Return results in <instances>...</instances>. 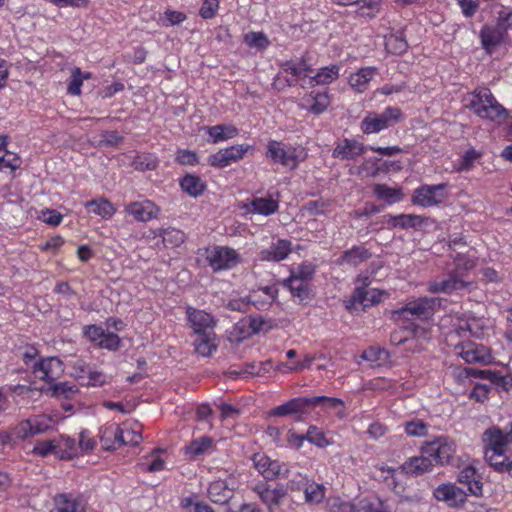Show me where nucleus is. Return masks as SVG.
Here are the masks:
<instances>
[{"instance_id":"f257e3e1","label":"nucleus","mask_w":512,"mask_h":512,"mask_svg":"<svg viewBox=\"0 0 512 512\" xmlns=\"http://www.w3.org/2000/svg\"><path fill=\"white\" fill-rule=\"evenodd\" d=\"M484 457L487 463L499 473L512 475V438L510 432L492 427L483 433Z\"/></svg>"},{"instance_id":"f03ea898","label":"nucleus","mask_w":512,"mask_h":512,"mask_svg":"<svg viewBox=\"0 0 512 512\" xmlns=\"http://www.w3.org/2000/svg\"><path fill=\"white\" fill-rule=\"evenodd\" d=\"M470 109L480 118L503 122L508 117L507 110L497 101L487 87H477L472 92Z\"/></svg>"},{"instance_id":"7ed1b4c3","label":"nucleus","mask_w":512,"mask_h":512,"mask_svg":"<svg viewBox=\"0 0 512 512\" xmlns=\"http://www.w3.org/2000/svg\"><path fill=\"white\" fill-rule=\"evenodd\" d=\"M404 120L400 107L387 106L381 113L368 111L360 122L359 128L364 135L378 134Z\"/></svg>"},{"instance_id":"20e7f679","label":"nucleus","mask_w":512,"mask_h":512,"mask_svg":"<svg viewBox=\"0 0 512 512\" xmlns=\"http://www.w3.org/2000/svg\"><path fill=\"white\" fill-rule=\"evenodd\" d=\"M299 147L283 141L270 139L266 145L265 156L272 164L294 171L304 161L305 155Z\"/></svg>"},{"instance_id":"39448f33","label":"nucleus","mask_w":512,"mask_h":512,"mask_svg":"<svg viewBox=\"0 0 512 512\" xmlns=\"http://www.w3.org/2000/svg\"><path fill=\"white\" fill-rule=\"evenodd\" d=\"M367 150L383 156H393L402 152V148L399 146H365L356 139L344 138L336 143L332 151V157L341 160H355L357 157L365 154Z\"/></svg>"},{"instance_id":"423d86ee","label":"nucleus","mask_w":512,"mask_h":512,"mask_svg":"<svg viewBox=\"0 0 512 512\" xmlns=\"http://www.w3.org/2000/svg\"><path fill=\"white\" fill-rule=\"evenodd\" d=\"M205 259L214 273L232 270L242 263V257L237 250L223 245L207 248Z\"/></svg>"},{"instance_id":"0eeeda50","label":"nucleus","mask_w":512,"mask_h":512,"mask_svg":"<svg viewBox=\"0 0 512 512\" xmlns=\"http://www.w3.org/2000/svg\"><path fill=\"white\" fill-rule=\"evenodd\" d=\"M436 299L420 297L406 303L403 307L392 311V319L409 324L413 319H424L433 313Z\"/></svg>"},{"instance_id":"6e6552de","label":"nucleus","mask_w":512,"mask_h":512,"mask_svg":"<svg viewBox=\"0 0 512 512\" xmlns=\"http://www.w3.org/2000/svg\"><path fill=\"white\" fill-rule=\"evenodd\" d=\"M421 453L428 455L434 465L451 464L456 454V443L448 437L440 436L432 441H426L421 446Z\"/></svg>"},{"instance_id":"1a4fd4ad","label":"nucleus","mask_w":512,"mask_h":512,"mask_svg":"<svg viewBox=\"0 0 512 512\" xmlns=\"http://www.w3.org/2000/svg\"><path fill=\"white\" fill-rule=\"evenodd\" d=\"M314 69L303 57L291 59L281 65L280 73H286V83L289 87L299 85L301 88L309 87L310 77Z\"/></svg>"},{"instance_id":"9d476101","label":"nucleus","mask_w":512,"mask_h":512,"mask_svg":"<svg viewBox=\"0 0 512 512\" xmlns=\"http://www.w3.org/2000/svg\"><path fill=\"white\" fill-rule=\"evenodd\" d=\"M447 187V183L420 185L413 191L411 202L423 208L438 206L448 197Z\"/></svg>"},{"instance_id":"9b49d317","label":"nucleus","mask_w":512,"mask_h":512,"mask_svg":"<svg viewBox=\"0 0 512 512\" xmlns=\"http://www.w3.org/2000/svg\"><path fill=\"white\" fill-rule=\"evenodd\" d=\"M253 146L248 144H238L220 149L216 153L210 154L207 162L211 167L223 169L232 163L238 162L245 154L252 150Z\"/></svg>"},{"instance_id":"f8f14e48","label":"nucleus","mask_w":512,"mask_h":512,"mask_svg":"<svg viewBox=\"0 0 512 512\" xmlns=\"http://www.w3.org/2000/svg\"><path fill=\"white\" fill-rule=\"evenodd\" d=\"M64 369V363L56 356L41 358L32 366L35 377L50 384L63 375Z\"/></svg>"},{"instance_id":"ddd939ff","label":"nucleus","mask_w":512,"mask_h":512,"mask_svg":"<svg viewBox=\"0 0 512 512\" xmlns=\"http://www.w3.org/2000/svg\"><path fill=\"white\" fill-rule=\"evenodd\" d=\"M52 427V419L46 415L34 416L19 422L13 427L17 439H26L45 433Z\"/></svg>"},{"instance_id":"4468645a","label":"nucleus","mask_w":512,"mask_h":512,"mask_svg":"<svg viewBox=\"0 0 512 512\" xmlns=\"http://www.w3.org/2000/svg\"><path fill=\"white\" fill-rule=\"evenodd\" d=\"M312 411L311 397H295L287 402L272 408L269 416L286 417L298 416L302 417Z\"/></svg>"},{"instance_id":"2eb2a0df","label":"nucleus","mask_w":512,"mask_h":512,"mask_svg":"<svg viewBox=\"0 0 512 512\" xmlns=\"http://www.w3.org/2000/svg\"><path fill=\"white\" fill-rule=\"evenodd\" d=\"M124 211L137 222H149L159 217L161 209L152 200L144 199L126 204Z\"/></svg>"},{"instance_id":"dca6fc26","label":"nucleus","mask_w":512,"mask_h":512,"mask_svg":"<svg viewBox=\"0 0 512 512\" xmlns=\"http://www.w3.org/2000/svg\"><path fill=\"white\" fill-rule=\"evenodd\" d=\"M253 460L258 472L267 480L288 477L289 468L286 463L259 454H256Z\"/></svg>"},{"instance_id":"f3484780","label":"nucleus","mask_w":512,"mask_h":512,"mask_svg":"<svg viewBox=\"0 0 512 512\" xmlns=\"http://www.w3.org/2000/svg\"><path fill=\"white\" fill-rule=\"evenodd\" d=\"M457 354L469 364L481 363L487 364L491 361L490 350L482 345L474 342H462L456 346Z\"/></svg>"},{"instance_id":"a211bd4d","label":"nucleus","mask_w":512,"mask_h":512,"mask_svg":"<svg viewBox=\"0 0 512 512\" xmlns=\"http://www.w3.org/2000/svg\"><path fill=\"white\" fill-rule=\"evenodd\" d=\"M434 497L450 507H460L467 500V493L455 484H441L434 490Z\"/></svg>"},{"instance_id":"6ab92c4d","label":"nucleus","mask_w":512,"mask_h":512,"mask_svg":"<svg viewBox=\"0 0 512 512\" xmlns=\"http://www.w3.org/2000/svg\"><path fill=\"white\" fill-rule=\"evenodd\" d=\"M186 315L194 334L214 331L216 322L211 314L189 306L186 309Z\"/></svg>"},{"instance_id":"aec40b11","label":"nucleus","mask_w":512,"mask_h":512,"mask_svg":"<svg viewBox=\"0 0 512 512\" xmlns=\"http://www.w3.org/2000/svg\"><path fill=\"white\" fill-rule=\"evenodd\" d=\"M292 252V242L287 239H278L268 248L262 249L259 254V260L267 262H280L286 259Z\"/></svg>"},{"instance_id":"412c9836","label":"nucleus","mask_w":512,"mask_h":512,"mask_svg":"<svg viewBox=\"0 0 512 512\" xmlns=\"http://www.w3.org/2000/svg\"><path fill=\"white\" fill-rule=\"evenodd\" d=\"M479 36L483 49L492 53L505 41L507 34L497 24L495 26L486 24L481 28Z\"/></svg>"},{"instance_id":"4be33fe9","label":"nucleus","mask_w":512,"mask_h":512,"mask_svg":"<svg viewBox=\"0 0 512 512\" xmlns=\"http://www.w3.org/2000/svg\"><path fill=\"white\" fill-rule=\"evenodd\" d=\"M466 287V282L456 274H449L441 279H434L427 284V291L430 293L450 294L456 290Z\"/></svg>"},{"instance_id":"5701e85b","label":"nucleus","mask_w":512,"mask_h":512,"mask_svg":"<svg viewBox=\"0 0 512 512\" xmlns=\"http://www.w3.org/2000/svg\"><path fill=\"white\" fill-rule=\"evenodd\" d=\"M99 437L102 447L105 450H115L123 446V438H121L120 424L116 422H108L99 430Z\"/></svg>"},{"instance_id":"b1692460","label":"nucleus","mask_w":512,"mask_h":512,"mask_svg":"<svg viewBox=\"0 0 512 512\" xmlns=\"http://www.w3.org/2000/svg\"><path fill=\"white\" fill-rule=\"evenodd\" d=\"M427 218L415 214H387L384 216V222L389 228L418 229L426 223Z\"/></svg>"},{"instance_id":"393cba45","label":"nucleus","mask_w":512,"mask_h":512,"mask_svg":"<svg viewBox=\"0 0 512 512\" xmlns=\"http://www.w3.org/2000/svg\"><path fill=\"white\" fill-rule=\"evenodd\" d=\"M378 74V68L374 66H366L352 73L348 78V84L356 93H364L371 80Z\"/></svg>"},{"instance_id":"a878e982","label":"nucleus","mask_w":512,"mask_h":512,"mask_svg":"<svg viewBox=\"0 0 512 512\" xmlns=\"http://www.w3.org/2000/svg\"><path fill=\"white\" fill-rule=\"evenodd\" d=\"M202 130L208 135L207 142L212 144L233 139L239 134V129L232 124L204 126Z\"/></svg>"},{"instance_id":"bb28decb","label":"nucleus","mask_w":512,"mask_h":512,"mask_svg":"<svg viewBox=\"0 0 512 512\" xmlns=\"http://www.w3.org/2000/svg\"><path fill=\"white\" fill-rule=\"evenodd\" d=\"M433 467L432 459L428 455L421 453L420 456L408 458L400 466V469L405 474L418 476L431 471Z\"/></svg>"},{"instance_id":"cd10ccee","label":"nucleus","mask_w":512,"mask_h":512,"mask_svg":"<svg viewBox=\"0 0 512 512\" xmlns=\"http://www.w3.org/2000/svg\"><path fill=\"white\" fill-rule=\"evenodd\" d=\"M458 482L467 486L470 494L474 496H481L483 493L481 475L477 472L476 468L471 465L464 467L460 471Z\"/></svg>"},{"instance_id":"c85d7f7f","label":"nucleus","mask_w":512,"mask_h":512,"mask_svg":"<svg viewBox=\"0 0 512 512\" xmlns=\"http://www.w3.org/2000/svg\"><path fill=\"white\" fill-rule=\"evenodd\" d=\"M417 333L425 334V328L410 322L409 324L403 323L402 326L393 330L390 335V342L395 346L406 344L407 341H417L415 335Z\"/></svg>"},{"instance_id":"c756f323","label":"nucleus","mask_w":512,"mask_h":512,"mask_svg":"<svg viewBox=\"0 0 512 512\" xmlns=\"http://www.w3.org/2000/svg\"><path fill=\"white\" fill-rule=\"evenodd\" d=\"M84 206L89 213L95 214L104 220L111 219L117 211L114 204L106 197H98L87 201Z\"/></svg>"},{"instance_id":"7c9ffc66","label":"nucleus","mask_w":512,"mask_h":512,"mask_svg":"<svg viewBox=\"0 0 512 512\" xmlns=\"http://www.w3.org/2000/svg\"><path fill=\"white\" fill-rule=\"evenodd\" d=\"M254 491L269 508L273 505H278L286 493L282 486L273 488L267 483H258L255 486Z\"/></svg>"},{"instance_id":"2f4dec72","label":"nucleus","mask_w":512,"mask_h":512,"mask_svg":"<svg viewBox=\"0 0 512 512\" xmlns=\"http://www.w3.org/2000/svg\"><path fill=\"white\" fill-rule=\"evenodd\" d=\"M372 257L369 249L362 245H354L350 249L344 251L338 259V264H347L350 266H358Z\"/></svg>"},{"instance_id":"473e14b6","label":"nucleus","mask_w":512,"mask_h":512,"mask_svg":"<svg viewBox=\"0 0 512 512\" xmlns=\"http://www.w3.org/2000/svg\"><path fill=\"white\" fill-rule=\"evenodd\" d=\"M215 448V441L212 437L201 436L189 442L183 449L184 454L190 459H196Z\"/></svg>"},{"instance_id":"72a5a7b5","label":"nucleus","mask_w":512,"mask_h":512,"mask_svg":"<svg viewBox=\"0 0 512 512\" xmlns=\"http://www.w3.org/2000/svg\"><path fill=\"white\" fill-rule=\"evenodd\" d=\"M194 349L197 354L203 357H210L217 350L216 334L214 331L195 334Z\"/></svg>"},{"instance_id":"f704fd0d","label":"nucleus","mask_w":512,"mask_h":512,"mask_svg":"<svg viewBox=\"0 0 512 512\" xmlns=\"http://www.w3.org/2000/svg\"><path fill=\"white\" fill-rule=\"evenodd\" d=\"M180 188L190 197L201 196L207 188L206 183L196 174L187 173L179 180Z\"/></svg>"},{"instance_id":"c9c22d12","label":"nucleus","mask_w":512,"mask_h":512,"mask_svg":"<svg viewBox=\"0 0 512 512\" xmlns=\"http://www.w3.org/2000/svg\"><path fill=\"white\" fill-rule=\"evenodd\" d=\"M279 210V201L271 197H256L250 202L248 211L262 216H271Z\"/></svg>"},{"instance_id":"e433bc0d","label":"nucleus","mask_w":512,"mask_h":512,"mask_svg":"<svg viewBox=\"0 0 512 512\" xmlns=\"http://www.w3.org/2000/svg\"><path fill=\"white\" fill-rule=\"evenodd\" d=\"M280 284L291 293L292 297L298 298L300 302L309 297L310 283L307 281L289 276L281 280Z\"/></svg>"},{"instance_id":"4c0bfd02","label":"nucleus","mask_w":512,"mask_h":512,"mask_svg":"<svg viewBox=\"0 0 512 512\" xmlns=\"http://www.w3.org/2000/svg\"><path fill=\"white\" fill-rule=\"evenodd\" d=\"M342 512H389L384 506L383 502L379 499L371 501L369 499H362L357 503H343L341 505Z\"/></svg>"},{"instance_id":"58836bf2","label":"nucleus","mask_w":512,"mask_h":512,"mask_svg":"<svg viewBox=\"0 0 512 512\" xmlns=\"http://www.w3.org/2000/svg\"><path fill=\"white\" fill-rule=\"evenodd\" d=\"M153 238L161 237L165 247L176 248L185 241V233L177 228L155 229L151 231Z\"/></svg>"},{"instance_id":"ea45409f","label":"nucleus","mask_w":512,"mask_h":512,"mask_svg":"<svg viewBox=\"0 0 512 512\" xmlns=\"http://www.w3.org/2000/svg\"><path fill=\"white\" fill-rule=\"evenodd\" d=\"M340 66L332 64L319 69L317 73L311 75L309 87L316 85H328L339 78Z\"/></svg>"},{"instance_id":"a19ab883","label":"nucleus","mask_w":512,"mask_h":512,"mask_svg":"<svg viewBox=\"0 0 512 512\" xmlns=\"http://www.w3.org/2000/svg\"><path fill=\"white\" fill-rule=\"evenodd\" d=\"M207 495L213 503L224 504L230 499L231 490L224 480L218 479L209 484Z\"/></svg>"},{"instance_id":"79ce46f5","label":"nucleus","mask_w":512,"mask_h":512,"mask_svg":"<svg viewBox=\"0 0 512 512\" xmlns=\"http://www.w3.org/2000/svg\"><path fill=\"white\" fill-rule=\"evenodd\" d=\"M123 445H139L142 440L141 425L138 422H124L120 424Z\"/></svg>"},{"instance_id":"37998d69","label":"nucleus","mask_w":512,"mask_h":512,"mask_svg":"<svg viewBox=\"0 0 512 512\" xmlns=\"http://www.w3.org/2000/svg\"><path fill=\"white\" fill-rule=\"evenodd\" d=\"M50 512H83V507L77 498L69 494H59L54 499V507Z\"/></svg>"},{"instance_id":"c03bdc74","label":"nucleus","mask_w":512,"mask_h":512,"mask_svg":"<svg viewBox=\"0 0 512 512\" xmlns=\"http://www.w3.org/2000/svg\"><path fill=\"white\" fill-rule=\"evenodd\" d=\"M305 101L311 100L312 103L305 107L310 113L314 115H320L324 113L329 105H330V96L328 92H314L312 91L307 98H304Z\"/></svg>"},{"instance_id":"a18cd8bd","label":"nucleus","mask_w":512,"mask_h":512,"mask_svg":"<svg viewBox=\"0 0 512 512\" xmlns=\"http://www.w3.org/2000/svg\"><path fill=\"white\" fill-rule=\"evenodd\" d=\"M373 193L378 199L385 201L389 205L401 201L403 197L401 189L392 188L386 184H375Z\"/></svg>"},{"instance_id":"49530a36","label":"nucleus","mask_w":512,"mask_h":512,"mask_svg":"<svg viewBox=\"0 0 512 512\" xmlns=\"http://www.w3.org/2000/svg\"><path fill=\"white\" fill-rule=\"evenodd\" d=\"M385 49L393 55H403L408 49L407 40L402 32L385 37Z\"/></svg>"},{"instance_id":"de8ad7c7","label":"nucleus","mask_w":512,"mask_h":512,"mask_svg":"<svg viewBox=\"0 0 512 512\" xmlns=\"http://www.w3.org/2000/svg\"><path fill=\"white\" fill-rule=\"evenodd\" d=\"M56 444L57 455L61 459H72L80 455L76 440L69 436H61L56 440Z\"/></svg>"},{"instance_id":"09e8293b","label":"nucleus","mask_w":512,"mask_h":512,"mask_svg":"<svg viewBox=\"0 0 512 512\" xmlns=\"http://www.w3.org/2000/svg\"><path fill=\"white\" fill-rule=\"evenodd\" d=\"M158 164V158L152 153H139L131 162V166L141 172L155 170Z\"/></svg>"},{"instance_id":"8fccbe9b","label":"nucleus","mask_w":512,"mask_h":512,"mask_svg":"<svg viewBox=\"0 0 512 512\" xmlns=\"http://www.w3.org/2000/svg\"><path fill=\"white\" fill-rule=\"evenodd\" d=\"M361 358L374 365L380 366L388 360L389 353L384 348L370 346L362 352Z\"/></svg>"},{"instance_id":"3c124183","label":"nucleus","mask_w":512,"mask_h":512,"mask_svg":"<svg viewBox=\"0 0 512 512\" xmlns=\"http://www.w3.org/2000/svg\"><path fill=\"white\" fill-rule=\"evenodd\" d=\"M325 492L326 488L323 484L309 481L304 491L305 501L310 504H319L324 500Z\"/></svg>"},{"instance_id":"603ef678","label":"nucleus","mask_w":512,"mask_h":512,"mask_svg":"<svg viewBox=\"0 0 512 512\" xmlns=\"http://www.w3.org/2000/svg\"><path fill=\"white\" fill-rule=\"evenodd\" d=\"M372 283V278L367 274H360L356 278V284L350 302H363L366 295H368L367 287Z\"/></svg>"},{"instance_id":"864d4df0","label":"nucleus","mask_w":512,"mask_h":512,"mask_svg":"<svg viewBox=\"0 0 512 512\" xmlns=\"http://www.w3.org/2000/svg\"><path fill=\"white\" fill-rule=\"evenodd\" d=\"M315 356L306 354L302 360L287 364V363H280L277 366V370L281 372H296V371H302L304 369H309L313 362L315 361Z\"/></svg>"},{"instance_id":"5fc2aeb1","label":"nucleus","mask_w":512,"mask_h":512,"mask_svg":"<svg viewBox=\"0 0 512 512\" xmlns=\"http://www.w3.org/2000/svg\"><path fill=\"white\" fill-rule=\"evenodd\" d=\"M404 431L411 437H424L428 433V425L421 419H412L404 424Z\"/></svg>"},{"instance_id":"6e6d98bb","label":"nucleus","mask_w":512,"mask_h":512,"mask_svg":"<svg viewBox=\"0 0 512 512\" xmlns=\"http://www.w3.org/2000/svg\"><path fill=\"white\" fill-rule=\"evenodd\" d=\"M21 163V158L14 152L6 151L0 154V172L6 169L14 172L20 168Z\"/></svg>"},{"instance_id":"4d7b16f0","label":"nucleus","mask_w":512,"mask_h":512,"mask_svg":"<svg viewBox=\"0 0 512 512\" xmlns=\"http://www.w3.org/2000/svg\"><path fill=\"white\" fill-rule=\"evenodd\" d=\"M96 446V441L91 433V431L87 429H83L79 433V439L77 442V447L79 450V454H87L94 450Z\"/></svg>"},{"instance_id":"13d9d810","label":"nucleus","mask_w":512,"mask_h":512,"mask_svg":"<svg viewBox=\"0 0 512 512\" xmlns=\"http://www.w3.org/2000/svg\"><path fill=\"white\" fill-rule=\"evenodd\" d=\"M244 42L249 47H255L260 50L266 49L270 45L268 37L263 32H249L244 35Z\"/></svg>"},{"instance_id":"bf43d9fd","label":"nucleus","mask_w":512,"mask_h":512,"mask_svg":"<svg viewBox=\"0 0 512 512\" xmlns=\"http://www.w3.org/2000/svg\"><path fill=\"white\" fill-rule=\"evenodd\" d=\"M306 435V440L320 448L327 447L330 442L326 438L324 432L317 426L311 425Z\"/></svg>"},{"instance_id":"052dcab7","label":"nucleus","mask_w":512,"mask_h":512,"mask_svg":"<svg viewBox=\"0 0 512 512\" xmlns=\"http://www.w3.org/2000/svg\"><path fill=\"white\" fill-rule=\"evenodd\" d=\"M219 8L220 0H202L199 16L204 20H211L216 17Z\"/></svg>"},{"instance_id":"680f3d73","label":"nucleus","mask_w":512,"mask_h":512,"mask_svg":"<svg viewBox=\"0 0 512 512\" xmlns=\"http://www.w3.org/2000/svg\"><path fill=\"white\" fill-rule=\"evenodd\" d=\"M175 161L183 166H195L199 163V156L192 150L178 149L175 155Z\"/></svg>"},{"instance_id":"e2e57ef3","label":"nucleus","mask_w":512,"mask_h":512,"mask_svg":"<svg viewBox=\"0 0 512 512\" xmlns=\"http://www.w3.org/2000/svg\"><path fill=\"white\" fill-rule=\"evenodd\" d=\"M51 395L57 398L68 399L76 392V388L67 382L54 383L50 387Z\"/></svg>"},{"instance_id":"0e129e2a","label":"nucleus","mask_w":512,"mask_h":512,"mask_svg":"<svg viewBox=\"0 0 512 512\" xmlns=\"http://www.w3.org/2000/svg\"><path fill=\"white\" fill-rule=\"evenodd\" d=\"M33 453L45 457L49 454L57 455L56 440H41L37 441L33 447Z\"/></svg>"},{"instance_id":"69168bd1","label":"nucleus","mask_w":512,"mask_h":512,"mask_svg":"<svg viewBox=\"0 0 512 512\" xmlns=\"http://www.w3.org/2000/svg\"><path fill=\"white\" fill-rule=\"evenodd\" d=\"M82 84H83V81L81 79V69L78 67H75L72 70L70 81L67 86L68 94L73 95V96L80 95Z\"/></svg>"},{"instance_id":"338daca9","label":"nucleus","mask_w":512,"mask_h":512,"mask_svg":"<svg viewBox=\"0 0 512 512\" xmlns=\"http://www.w3.org/2000/svg\"><path fill=\"white\" fill-rule=\"evenodd\" d=\"M311 405L312 410L317 407H330V408H337L339 406H343L344 402L336 397H328V396H314L311 397Z\"/></svg>"},{"instance_id":"774afa93","label":"nucleus","mask_w":512,"mask_h":512,"mask_svg":"<svg viewBox=\"0 0 512 512\" xmlns=\"http://www.w3.org/2000/svg\"><path fill=\"white\" fill-rule=\"evenodd\" d=\"M357 13L361 17L374 18L379 11V4L376 1L361 0Z\"/></svg>"}]
</instances>
